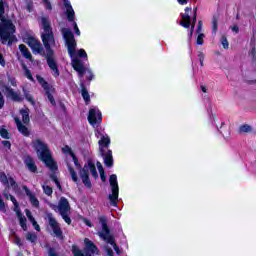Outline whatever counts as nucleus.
Instances as JSON below:
<instances>
[{
    "mask_svg": "<svg viewBox=\"0 0 256 256\" xmlns=\"http://www.w3.org/2000/svg\"><path fill=\"white\" fill-rule=\"evenodd\" d=\"M40 25L43 29L41 38L44 43V47L46 49V57L49 68L52 71V75L54 77H59V68L57 66V62L53 57V49L55 47V36H53V30L51 29V22L47 17H42L40 19Z\"/></svg>",
    "mask_w": 256,
    "mask_h": 256,
    "instance_id": "obj_1",
    "label": "nucleus"
},
{
    "mask_svg": "<svg viewBox=\"0 0 256 256\" xmlns=\"http://www.w3.org/2000/svg\"><path fill=\"white\" fill-rule=\"evenodd\" d=\"M62 35L66 43L68 53L72 58V67L74 71H77L79 77L81 78L85 75V67L83 66V62H81L79 58L75 57V49L77 47L75 36L73 35V32L69 30V28H63Z\"/></svg>",
    "mask_w": 256,
    "mask_h": 256,
    "instance_id": "obj_2",
    "label": "nucleus"
},
{
    "mask_svg": "<svg viewBox=\"0 0 256 256\" xmlns=\"http://www.w3.org/2000/svg\"><path fill=\"white\" fill-rule=\"evenodd\" d=\"M0 41L3 44L8 43L11 45L15 41L13 33H15V25L11 20L5 18V3L3 0H0Z\"/></svg>",
    "mask_w": 256,
    "mask_h": 256,
    "instance_id": "obj_3",
    "label": "nucleus"
},
{
    "mask_svg": "<svg viewBox=\"0 0 256 256\" xmlns=\"http://www.w3.org/2000/svg\"><path fill=\"white\" fill-rule=\"evenodd\" d=\"M32 147L36 150L38 159L45 163L46 167H49L51 171H57V163L51 157V151L45 142L35 139L32 141Z\"/></svg>",
    "mask_w": 256,
    "mask_h": 256,
    "instance_id": "obj_4",
    "label": "nucleus"
},
{
    "mask_svg": "<svg viewBox=\"0 0 256 256\" xmlns=\"http://www.w3.org/2000/svg\"><path fill=\"white\" fill-rule=\"evenodd\" d=\"M110 144L111 139L107 134L102 135L98 141L99 152L104 159V165H106V167H113V152L109 150Z\"/></svg>",
    "mask_w": 256,
    "mask_h": 256,
    "instance_id": "obj_5",
    "label": "nucleus"
},
{
    "mask_svg": "<svg viewBox=\"0 0 256 256\" xmlns=\"http://www.w3.org/2000/svg\"><path fill=\"white\" fill-rule=\"evenodd\" d=\"M22 119V122H21ZM14 121L16 123V127L24 137H29V129L27 128V125H29V110L28 108H22L20 110V117L15 116Z\"/></svg>",
    "mask_w": 256,
    "mask_h": 256,
    "instance_id": "obj_6",
    "label": "nucleus"
},
{
    "mask_svg": "<svg viewBox=\"0 0 256 256\" xmlns=\"http://www.w3.org/2000/svg\"><path fill=\"white\" fill-rule=\"evenodd\" d=\"M89 173H91L94 179H97V177H99V175L97 174V168L95 167V164H93V162L91 161L85 164L79 172L82 183L85 185V187L91 189V180L89 179Z\"/></svg>",
    "mask_w": 256,
    "mask_h": 256,
    "instance_id": "obj_7",
    "label": "nucleus"
},
{
    "mask_svg": "<svg viewBox=\"0 0 256 256\" xmlns=\"http://www.w3.org/2000/svg\"><path fill=\"white\" fill-rule=\"evenodd\" d=\"M4 197L6 199H10L14 205V211L19 219L20 226L24 231H27V219L21 214V211L19 210V203L17 202V199L13 197V195H10L7 193V190L4 191Z\"/></svg>",
    "mask_w": 256,
    "mask_h": 256,
    "instance_id": "obj_8",
    "label": "nucleus"
},
{
    "mask_svg": "<svg viewBox=\"0 0 256 256\" xmlns=\"http://www.w3.org/2000/svg\"><path fill=\"white\" fill-rule=\"evenodd\" d=\"M110 186L112 194L109 195L110 203L113 207H117V200L119 199V184L117 183V175L110 176Z\"/></svg>",
    "mask_w": 256,
    "mask_h": 256,
    "instance_id": "obj_9",
    "label": "nucleus"
},
{
    "mask_svg": "<svg viewBox=\"0 0 256 256\" xmlns=\"http://www.w3.org/2000/svg\"><path fill=\"white\" fill-rule=\"evenodd\" d=\"M36 79L38 83L43 87L46 96L48 97V101H50L51 105H55V98H53V94L55 93V88L53 86H50L47 81L40 75L36 76Z\"/></svg>",
    "mask_w": 256,
    "mask_h": 256,
    "instance_id": "obj_10",
    "label": "nucleus"
},
{
    "mask_svg": "<svg viewBox=\"0 0 256 256\" xmlns=\"http://www.w3.org/2000/svg\"><path fill=\"white\" fill-rule=\"evenodd\" d=\"M54 211L60 213V215H69L71 213V206L69 205V200L67 198H60L58 205L52 207Z\"/></svg>",
    "mask_w": 256,
    "mask_h": 256,
    "instance_id": "obj_11",
    "label": "nucleus"
},
{
    "mask_svg": "<svg viewBox=\"0 0 256 256\" xmlns=\"http://www.w3.org/2000/svg\"><path fill=\"white\" fill-rule=\"evenodd\" d=\"M48 223L55 235L58 239H63V231L61 230V226L57 223V220L53 218L52 214H48Z\"/></svg>",
    "mask_w": 256,
    "mask_h": 256,
    "instance_id": "obj_12",
    "label": "nucleus"
},
{
    "mask_svg": "<svg viewBox=\"0 0 256 256\" xmlns=\"http://www.w3.org/2000/svg\"><path fill=\"white\" fill-rule=\"evenodd\" d=\"M88 121L93 127H95L97 123H101V121H103L101 111H99L98 108H91L89 110Z\"/></svg>",
    "mask_w": 256,
    "mask_h": 256,
    "instance_id": "obj_13",
    "label": "nucleus"
},
{
    "mask_svg": "<svg viewBox=\"0 0 256 256\" xmlns=\"http://www.w3.org/2000/svg\"><path fill=\"white\" fill-rule=\"evenodd\" d=\"M0 181L3 183V185H6L8 189H13V191L18 192V185L17 182H15V179L13 177H7L5 173L0 172Z\"/></svg>",
    "mask_w": 256,
    "mask_h": 256,
    "instance_id": "obj_14",
    "label": "nucleus"
},
{
    "mask_svg": "<svg viewBox=\"0 0 256 256\" xmlns=\"http://www.w3.org/2000/svg\"><path fill=\"white\" fill-rule=\"evenodd\" d=\"M99 221L102 225V231L98 232L100 239H107L111 241V232L107 227V218H105L104 216H100Z\"/></svg>",
    "mask_w": 256,
    "mask_h": 256,
    "instance_id": "obj_15",
    "label": "nucleus"
},
{
    "mask_svg": "<svg viewBox=\"0 0 256 256\" xmlns=\"http://www.w3.org/2000/svg\"><path fill=\"white\" fill-rule=\"evenodd\" d=\"M84 251L86 256L99 255V248L93 243V241L89 240V238L84 239Z\"/></svg>",
    "mask_w": 256,
    "mask_h": 256,
    "instance_id": "obj_16",
    "label": "nucleus"
},
{
    "mask_svg": "<svg viewBox=\"0 0 256 256\" xmlns=\"http://www.w3.org/2000/svg\"><path fill=\"white\" fill-rule=\"evenodd\" d=\"M191 13H193V8L186 7L185 13L181 14L182 20L180 21V25L185 27V29H189V27H191Z\"/></svg>",
    "mask_w": 256,
    "mask_h": 256,
    "instance_id": "obj_17",
    "label": "nucleus"
},
{
    "mask_svg": "<svg viewBox=\"0 0 256 256\" xmlns=\"http://www.w3.org/2000/svg\"><path fill=\"white\" fill-rule=\"evenodd\" d=\"M24 42L32 49L33 53H41L43 50L41 42L33 37H28L24 39Z\"/></svg>",
    "mask_w": 256,
    "mask_h": 256,
    "instance_id": "obj_18",
    "label": "nucleus"
},
{
    "mask_svg": "<svg viewBox=\"0 0 256 256\" xmlns=\"http://www.w3.org/2000/svg\"><path fill=\"white\" fill-rule=\"evenodd\" d=\"M63 2L66 9V15L68 17V21H74L75 11L73 10V6H71V2H69V0H63Z\"/></svg>",
    "mask_w": 256,
    "mask_h": 256,
    "instance_id": "obj_19",
    "label": "nucleus"
},
{
    "mask_svg": "<svg viewBox=\"0 0 256 256\" xmlns=\"http://www.w3.org/2000/svg\"><path fill=\"white\" fill-rule=\"evenodd\" d=\"M62 152L65 155H70V157H72V160L74 161V165H76V167H79V160L77 159V157L75 156V154L73 153V151L71 150V147L69 146H64L62 148Z\"/></svg>",
    "mask_w": 256,
    "mask_h": 256,
    "instance_id": "obj_20",
    "label": "nucleus"
},
{
    "mask_svg": "<svg viewBox=\"0 0 256 256\" xmlns=\"http://www.w3.org/2000/svg\"><path fill=\"white\" fill-rule=\"evenodd\" d=\"M24 191H25L27 197H29V200H30L31 204L33 205V207H39V200L37 199V197H35V195L33 193L30 192L29 188L24 186Z\"/></svg>",
    "mask_w": 256,
    "mask_h": 256,
    "instance_id": "obj_21",
    "label": "nucleus"
},
{
    "mask_svg": "<svg viewBox=\"0 0 256 256\" xmlns=\"http://www.w3.org/2000/svg\"><path fill=\"white\" fill-rule=\"evenodd\" d=\"M24 163L26 167L31 171L32 173H35L37 171V166L35 165V161H33V158L30 156H27L24 160Z\"/></svg>",
    "mask_w": 256,
    "mask_h": 256,
    "instance_id": "obj_22",
    "label": "nucleus"
},
{
    "mask_svg": "<svg viewBox=\"0 0 256 256\" xmlns=\"http://www.w3.org/2000/svg\"><path fill=\"white\" fill-rule=\"evenodd\" d=\"M7 97H10V99H13V101H22L21 96L13 91L11 88H7Z\"/></svg>",
    "mask_w": 256,
    "mask_h": 256,
    "instance_id": "obj_23",
    "label": "nucleus"
},
{
    "mask_svg": "<svg viewBox=\"0 0 256 256\" xmlns=\"http://www.w3.org/2000/svg\"><path fill=\"white\" fill-rule=\"evenodd\" d=\"M19 49L23 57H25V59H30V60L32 59L31 52H29V49H27V46H25L24 44H21L19 46Z\"/></svg>",
    "mask_w": 256,
    "mask_h": 256,
    "instance_id": "obj_24",
    "label": "nucleus"
},
{
    "mask_svg": "<svg viewBox=\"0 0 256 256\" xmlns=\"http://www.w3.org/2000/svg\"><path fill=\"white\" fill-rule=\"evenodd\" d=\"M102 240L105 241V243H108V245H112L114 251L117 253V255H119V247L115 243V238H113V235H110V240H107V239H102Z\"/></svg>",
    "mask_w": 256,
    "mask_h": 256,
    "instance_id": "obj_25",
    "label": "nucleus"
},
{
    "mask_svg": "<svg viewBox=\"0 0 256 256\" xmlns=\"http://www.w3.org/2000/svg\"><path fill=\"white\" fill-rule=\"evenodd\" d=\"M68 171L71 175L72 181L74 183H79V177H77V172H75V169H73V167L68 165Z\"/></svg>",
    "mask_w": 256,
    "mask_h": 256,
    "instance_id": "obj_26",
    "label": "nucleus"
},
{
    "mask_svg": "<svg viewBox=\"0 0 256 256\" xmlns=\"http://www.w3.org/2000/svg\"><path fill=\"white\" fill-rule=\"evenodd\" d=\"M96 165H97V168L100 173V177H101L102 181H105L106 177H105V170L103 169V164H101V162H97Z\"/></svg>",
    "mask_w": 256,
    "mask_h": 256,
    "instance_id": "obj_27",
    "label": "nucleus"
},
{
    "mask_svg": "<svg viewBox=\"0 0 256 256\" xmlns=\"http://www.w3.org/2000/svg\"><path fill=\"white\" fill-rule=\"evenodd\" d=\"M251 131H253V128L248 124L240 126V133H251Z\"/></svg>",
    "mask_w": 256,
    "mask_h": 256,
    "instance_id": "obj_28",
    "label": "nucleus"
},
{
    "mask_svg": "<svg viewBox=\"0 0 256 256\" xmlns=\"http://www.w3.org/2000/svg\"><path fill=\"white\" fill-rule=\"evenodd\" d=\"M72 253L74 256H85L83 251H81V249H79V247H77L75 245L72 246Z\"/></svg>",
    "mask_w": 256,
    "mask_h": 256,
    "instance_id": "obj_29",
    "label": "nucleus"
},
{
    "mask_svg": "<svg viewBox=\"0 0 256 256\" xmlns=\"http://www.w3.org/2000/svg\"><path fill=\"white\" fill-rule=\"evenodd\" d=\"M23 71H24L25 77H27L29 81H33V75L31 74V70H29L27 66L23 65Z\"/></svg>",
    "mask_w": 256,
    "mask_h": 256,
    "instance_id": "obj_30",
    "label": "nucleus"
},
{
    "mask_svg": "<svg viewBox=\"0 0 256 256\" xmlns=\"http://www.w3.org/2000/svg\"><path fill=\"white\" fill-rule=\"evenodd\" d=\"M42 189H43L45 195L51 196L53 194V188H51L47 184L42 185Z\"/></svg>",
    "mask_w": 256,
    "mask_h": 256,
    "instance_id": "obj_31",
    "label": "nucleus"
},
{
    "mask_svg": "<svg viewBox=\"0 0 256 256\" xmlns=\"http://www.w3.org/2000/svg\"><path fill=\"white\" fill-rule=\"evenodd\" d=\"M26 239H27V241H30V243H35V241H37V235L35 233L29 232L26 235Z\"/></svg>",
    "mask_w": 256,
    "mask_h": 256,
    "instance_id": "obj_32",
    "label": "nucleus"
},
{
    "mask_svg": "<svg viewBox=\"0 0 256 256\" xmlns=\"http://www.w3.org/2000/svg\"><path fill=\"white\" fill-rule=\"evenodd\" d=\"M192 27H191V31H190V37L191 35H193V31L195 29V23H197V10L194 11V15L192 17Z\"/></svg>",
    "mask_w": 256,
    "mask_h": 256,
    "instance_id": "obj_33",
    "label": "nucleus"
},
{
    "mask_svg": "<svg viewBox=\"0 0 256 256\" xmlns=\"http://www.w3.org/2000/svg\"><path fill=\"white\" fill-rule=\"evenodd\" d=\"M221 44L223 49H229V41L227 40V37L225 36L221 37Z\"/></svg>",
    "mask_w": 256,
    "mask_h": 256,
    "instance_id": "obj_34",
    "label": "nucleus"
},
{
    "mask_svg": "<svg viewBox=\"0 0 256 256\" xmlns=\"http://www.w3.org/2000/svg\"><path fill=\"white\" fill-rule=\"evenodd\" d=\"M0 135L3 139H9V132L5 128H0Z\"/></svg>",
    "mask_w": 256,
    "mask_h": 256,
    "instance_id": "obj_35",
    "label": "nucleus"
},
{
    "mask_svg": "<svg viewBox=\"0 0 256 256\" xmlns=\"http://www.w3.org/2000/svg\"><path fill=\"white\" fill-rule=\"evenodd\" d=\"M203 39H205V34L203 33H200L198 34V37H197V45H203Z\"/></svg>",
    "mask_w": 256,
    "mask_h": 256,
    "instance_id": "obj_36",
    "label": "nucleus"
},
{
    "mask_svg": "<svg viewBox=\"0 0 256 256\" xmlns=\"http://www.w3.org/2000/svg\"><path fill=\"white\" fill-rule=\"evenodd\" d=\"M82 97L86 102L90 99L89 92H87V89L85 88L82 89Z\"/></svg>",
    "mask_w": 256,
    "mask_h": 256,
    "instance_id": "obj_37",
    "label": "nucleus"
},
{
    "mask_svg": "<svg viewBox=\"0 0 256 256\" xmlns=\"http://www.w3.org/2000/svg\"><path fill=\"white\" fill-rule=\"evenodd\" d=\"M217 29H218L217 18L214 17L213 20H212V31H213V33H217Z\"/></svg>",
    "mask_w": 256,
    "mask_h": 256,
    "instance_id": "obj_38",
    "label": "nucleus"
},
{
    "mask_svg": "<svg viewBox=\"0 0 256 256\" xmlns=\"http://www.w3.org/2000/svg\"><path fill=\"white\" fill-rule=\"evenodd\" d=\"M60 215L65 221V223H67L68 225H71V218H69V214H60Z\"/></svg>",
    "mask_w": 256,
    "mask_h": 256,
    "instance_id": "obj_39",
    "label": "nucleus"
},
{
    "mask_svg": "<svg viewBox=\"0 0 256 256\" xmlns=\"http://www.w3.org/2000/svg\"><path fill=\"white\" fill-rule=\"evenodd\" d=\"M25 97H26L27 101H29V103H31V105H35V99L33 98L32 95L25 94Z\"/></svg>",
    "mask_w": 256,
    "mask_h": 256,
    "instance_id": "obj_40",
    "label": "nucleus"
},
{
    "mask_svg": "<svg viewBox=\"0 0 256 256\" xmlns=\"http://www.w3.org/2000/svg\"><path fill=\"white\" fill-rule=\"evenodd\" d=\"M78 57H84L85 59H87V52L85 51V49L78 50Z\"/></svg>",
    "mask_w": 256,
    "mask_h": 256,
    "instance_id": "obj_41",
    "label": "nucleus"
},
{
    "mask_svg": "<svg viewBox=\"0 0 256 256\" xmlns=\"http://www.w3.org/2000/svg\"><path fill=\"white\" fill-rule=\"evenodd\" d=\"M42 1L46 9H48V11H51L52 9L51 2L49 0H42Z\"/></svg>",
    "mask_w": 256,
    "mask_h": 256,
    "instance_id": "obj_42",
    "label": "nucleus"
},
{
    "mask_svg": "<svg viewBox=\"0 0 256 256\" xmlns=\"http://www.w3.org/2000/svg\"><path fill=\"white\" fill-rule=\"evenodd\" d=\"M198 59L200 61L201 67H203V61L205 60V54H203L202 52H199Z\"/></svg>",
    "mask_w": 256,
    "mask_h": 256,
    "instance_id": "obj_43",
    "label": "nucleus"
},
{
    "mask_svg": "<svg viewBox=\"0 0 256 256\" xmlns=\"http://www.w3.org/2000/svg\"><path fill=\"white\" fill-rule=\"evenodd\" d=\"M51 179L57 185L58 189H61V184L59 183V180H57V176L56 175H51Z\"/></svg>",
    "mask_w": 256,
    "mask_h": 256,
    "instance_id": "obj_44",
    "label": "nucleus"
},
{
    "mask_svg": "<svg viewBox=\"0 0 256 256\" xmlns=\"http://www.w3.org/2000/svg\"><path fill=\"white\" fill-rule=\"evenodd\" d=\"M25 213H26V216H27V218L29 219V222H30V223L35 220V218L33 217V215H31V211H29V210L26 209V210H25Z\"/></svg>",
    "mask_w": 256,
    "mask_h": 256,
    "instance_id": "obj_45",
    "label": "nucleus"
},
{
    "mask_svg": "<svg viewBox=\"0 0 256 256\" xmlns=\"http://www.w3.org/2000/svg\"><path fill=\"white\" fill-rule=\"evenodd\" d=\"M5 105V97H3V94L0 92V109H3Z\"/></svg>",
    "mask_w": 256,
    "mask_h": 256,
    "instance_id": "obj_46",
    "label": "nucleus"
},
{
    "mask_svg": "<svg viewBox=\"0 0 256 256\" xmlns=\"http://www.w3.org/2000/svg\"><path fill=\"white\" fill-rule=\"evenodd\" d=\"M74 31L78 37L81 36V30H79V26H77L76 22H74Z\"/></svg>",
    "mask_w": 256,
    "mask_h": 256,
    "instance_id": "obj_47",
    "label": "nucleus"
},
{
    "mask_svg": "<svg viewBox=\"0 0 256 256\" xmlns=\"http://www.w3.org/2000/svg\"><path fill=\"white\" fill-rule=\"evenodd\" d=\"M32 225L36 231H41V227H39V224H37V221L32 220Z\"/></svg>",
    "mask_w": 256,
    "mask_h": 256,
    "instance_id": "obj_48",
    "label": "nucleus"
},
{
    "mask_svg": "<svg viewBox=\"0 0 256 256\" xmlns=\"http://www.w3.org/2000/svg\"><path fill=\"white\" fill-rule=\"evenodd\" d=\"M105 251L108 256H114L113 250L109 248L108 246L105 247Z\"/></svg>",
    "mask_w": 256,
    "mask_h": 256,
    "instance_id": "obj_49",
    "label": "nucleus"
},
{
    "mask_svg": "<svg viewBox=\"0 0 256 256\" xmlns=\"http://www.w3.org/2000/svg\"><path fill=\"white\" fill-rule=\"evenodd\" d=\"M231 31H233V33H239V26L237 25H233L230 27Z\"/></svg>",
    "mask_w": 256,
    "mask_h": 256,
    "instance_id": "obj_50",
    "label": "nucleus"
},
{
    "mask_svg": "<svg viewBox=\"0 0 256 256\" xmlns=\"http://www.w3.org/2000/svg\"><path fill=\"white\" fill-rule=\"evenodd\" d=\"M2 145H4V147H7L8 149H11V142L5 140L2 142Z\"/></svg>",
    "mask_w": 256,
    "mask_h": 256,
    "instance_id": "obj_51",
    "label": "nucleus"
},
{
    "mask_svg": "<svg viewBox=\"0 0 256 256\" xmlns=\"http://www.w3.org/2000/svg\"><path fill=\"white\" fill-rule=\"evenodd\" d=\"M0 211H5V202H3V200L1 199V196H0Z\"/></svg>",
    "mask_w": 256,
    "mask_h": 256,
    "instance_id": "obj_52",
    "label": "nucleus"
},
{
    "mask_svg": "<svg viewBox=\"0 0 256 256\" xmlns=\"http://www.w3.org/2000/svg\"><path fill=\"white\" fill-rule=\"evenodd\" d=\"M0 65L5 67V58H3V54L0 53Z\"/></svg>",
    "mask_w": 256,
    "mask_h": 256,
    "instance_id": "obj_53",
    "label": "nucleus"
},
{
    "mask_svg": "<svg viewBox=\"0 0 256 256\" xmlns=\"http://www.w3.org/2000/svg\"><path fill=\"white\" fill-rule=\"evenodd\" d=\"M14 243H15L16 245L21 246V239H19V237H15Z\"/></svg>",
    "mask_w": 256,
    "mask_h": 256,
    "instance_id": "obj_54",
    "label": "nucleus"
},
{
    "mask_svg": "<svg viewBox=\"0 0 256 256\" xmlns=\"http://www.w3.org/2000/svg\"><path fill=\"white\" fill-rule=\"evenodd\" d=\"M201 27H203V23L201 21L198 22V30L197 33H201Z\"/></svg>",
    "mask_w": 256,
    "mask_h": 256,
    "instance_id": "obj_55",
    "label": "nucleus"
},
{
    "mask_svg": "<svg viewBox=\"0 0 256 256\" xmlns=\"http://www.w3.org/2000/svg\"><path fill=\"white\" fill-rule=\"evenodd\" d=\"M250 55H251L252 57H255V56H256V49H255V48H252V49H251Z\"/></svg>",
    "mask_w": 256,
    "mask_h": 256,
    "instance_id": "obj_56",
    "label": "nucleus"
},
{
    "mask_svg": "<svg viewBox=\"0 0 256 256\" xmlns=\"http://www.w3.org/2000/svg\"><path fill=\"white\" fill-rule=\"evenodd\" d=\"M84 223H85V225H87L88 227H93V225L91 224V221H89V220H87V219L84 220Z\"/></svg>",
    "mask_w": 256,
    "mask_h": 256,
    "instance_id": "obj_57",
    "label": "nucleus"
},
{
    "mask_svg": "<svg viewBox=\"0 0 256 256\" xmlns=\"http://www.w3.org/2000/svg\"><path fill=\"white\" fill-rule=\"evenodd\" d=\"M49 256H57L53 250L49 251Z\"/></svg>",
    "mask_w": 256,
    "mask_h": 256,
    "instance_id": "obj_58",
    "label": "nucleus"
},
{
    "mask_svg": "<svg viewBox=\"0 0 256 256\" xmlns=\"http://www.w3.org/2000/svg\"><path fill=\"white\" fill-rule=\"evenodd\" d=\"M201 90L203 91V93H207V88L205 86H201Z\"/></svg>",
    "mask_w": 256,
    "mask_h": 256,
    "instance_id": "obj_59",
    "label": "nucleus"
},
{
    "mask_svg": "<svg viewBox=\"0 0 256 256\" xmlns=\"http://www.w3.org/2000/svg\"><path fill=\"white\" fill-rule=\"evenodd\" d=\"M255 36H256V30L253 31L252 41L253 39H255Z\"/></svg>",
    "mask_w": 256,
    "mask_h": 256,
    "instance_id": "obj_60",
    "label": "nucleus"
},
{
    "mask_svg": "<svg viewBox=\"0 0 256 256\" xmlns=\"http://www.w3.org/2000/svg\"><path fill=\"white\" fill-rule=\"evenodd\" d=\"M28 11H31V6H28Z\"/></svg>",
    "mask_w": 256,
    "mask_h": 256,
    "instance_id": "obj_61",
    "label": "nucleus"
},
{
    "mask_svg": "<svg viewBox=\"0 0 256 256\" xmlns=\"http://www.w3.org/2000/svg\"><path fill=\"white\" fill-rule=\"evenodd\" d=\"M88 73L90 74V76H91V77H93V75L91 74V72H90V71H88Z\"/></svg>",
    "mask_w": 256,
    "mask_h": 256,
    "instance_id": "obj_62",
    "label": "nucleus"
}]
</instances>
